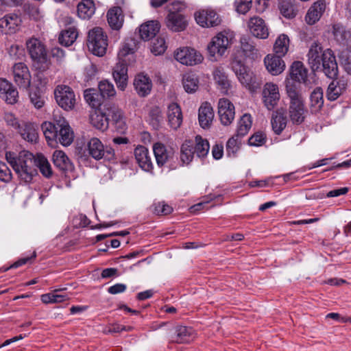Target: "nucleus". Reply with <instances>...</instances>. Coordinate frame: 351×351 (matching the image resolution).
I'll return each mask as SVG.
<instances>
[{"label":"nucleus","mask_w":351,"mask_h":351,"mask_svg":"<svg viewBox=\"0 0 351 351\" xmlns=\"http://www.w3.org/2000/svg\"><path fill=\"white\" fill-rule=\"evenodd\" d=\"M90 122L96 129L104 131L108 128L109 118L106 113L95 110L90 115Z\"/></svg>","instance_id":"obj_35"},{"label":"nucleus","mask_w":351,"mask_h":351,"mask_svg":"<svg viewBox=\"0 0 351 351\" xmlns=\"http://www.w3.org/2000/svg\"><path fill=\"white\" fill-rule=\"evenodd\" d=\"M29 97L31 104L36 109H40L44 106L45 104V96L44 91L40 88L35 89L32 88L29 91Z\"/></svg>","instance_id":"obj_48"},{"label":"nucleus","mask_w":351,"mask_h":351,"mask_svg":"<svg viewBox=\"0 0 351 351\" xmlns=\"http://www.w3.org/2000/svg\"><path fill=\"white\" fill-rule=\"evenodd\" d=\"M6 160L12 166L19 178L24 183H29L33 177L36 174L35 166L40 171L46 178L52 175L51 165L47 159L42 154L36 156L28 151L23 150L17 156L11 152L5 154Z\"/></svg>","instance_id":"obj_1"},{"label":"nucleus","mask_w":351,"mask_h":351,"mask_svg":"<svg viewBox=\"0 0 351 351\" xmlns=\"http://www.w3.org/2000/svg\"><path fill=\"white\" fill-rule=\"evenodd\" d=\"M154 213L158 215H166L170 214L172 208L163 202H159L154 204Z\"/></svg>","instance_id":"obj_60"},{"label":"nucleus","mask_w":351,"mask_h":351,"mask_svg":"<svg viewBox=\"0 0 351 351\" xmlns=\"http://www.w3.org/2000/svg\"><path fill=\"white\" fill-rule=\"evenodd\" d=\"M230 40L228 33L223 32L217 34L208 45V51L210 56L213 57L214 60H217L216 55L222 56L230 46Z\"/></svg>","instance_id":"obj_9"},{"label":"nucleus","mask_w":351,"mask_h":351,"mask_svg":"<svg viewBox=\"0 0 351 351\" xmlns=\"http://www.w3.org/2000/svg\"><path fill=\"white\" fill-rule=\"evenodd\" d=\"M193 143L191 141H186L181 146L180 160L182 165L189 164L194 156Z\"/></svg>","instance_id":"obj_46"},{"label":"nucleus","mask_w":351,"mask_h":351,"mask_svg":"<svg viewBox=\"0 0 351 351\" xmlns=\"http://www.w3.org/2000/svg\"><path fill=\"white\" fill-rule=\"evenodd\" d=\"M109 123L111 122L116 125L120 132L125 129V123L123 117V113L121 110L113 108L109 110L108 114Z\"/></svg>","instance_id":"obj_41"},{"label":"nucleus","mask_w":351,"mask_h":351,"mask_svg":"<svg viewBox=\"0 0 351 351\" xmlns=\"http://www.w3.org/2000/svg\"><path fill=\"white\" fill-rule=\"evenodd\" d=\"M22 138L31 143L36 142L38 138V126L32 123L21 122L17 130Z\"/></svg>","instance_id":"obj_32"},{"label":"nucleus","mask_w":351,"mask_h":351,"mask_svg":"<svg viewBox=\"0 0 351 351\" xmlns=\"http://www.w3.org/2000/svg\"><path fill=\"white\" fill-rule=\"evenodd\" d=\"M213 78L218 85V88L223 94H228V91L231 88L230 81L228 80L223 69L222 67H217L213 71Z\"/></svg>","instance_id":"obj_33"},{"label":"nucleus","mask_w":351,"mask_h":351,"mask_svg":"<svg viewBox=\"0 0 351 351\" xmlns=\"http://www.w3.org/2000/svg\"><path fill=\"white\" fill-rule=\"evenodd\" d=\"M194 16L197 23L202 27H215L221 22L219 15L212 8L201 9Z\"/></svg>","instance_id":"obj_10"},{"label":"nucleus","mask_w":351,"mask_h":351,"mask_svg":"<svg viewBox=\"0 0 351 351\" xmlns=\"http://www.w3.org/2000/svg\"><path fill=\"white\" fill-rule=\"evenodd\" d=\"M58 104L65 110H72L76 102L75 95L72 88L66 85H59L54 91Z\"/></svg>","instance_id":"obj_8"},{"label":"nucleus","mask_w":351,"mask_h":351,"mask_svg":"<svg viewBox=\"0 0 351 351\" xmlns=\"http://www.w3.org/2000/svg\"><path fill=\"white\" fill-rule=\"evenodd\" d=\"M287 93L289 99V117L293 124L300 125L304 121L308 113L304 98L294 86H287Z\"/></svg>","instance_id":"obj_4"},{"label":"nucleus","mask_w":351,"mask_h":351,"mask_svg":"<svg viewBox=\"0 0 351 351\" xmlns=\"http://www.w3.org/2000/svg\"><path fill=\"white\" fill-rule=\"evenodd\" d=\"M308 71L302 62H294L290 69L291 77L298 82L306 84Z\"/></svg>","instance_id":"obj_36"},{"label":"nucleus","mask_w":351,"mask_h":351,"mask_svg":"<svg viewBox=\"0 0 351 351\" xmlns=\"http://www.w3.org/2000/svg\"><path fill=\"white\" fill-rule=\"evenodd\" d=\"M167 119L169 126L177 130L182 123V114L180 107L176 103H171L167 108Z\"/></svg>","instance_id":"obj_26"},{"label":"nucleus","mask_w":351,"mask_h":351,"mask_svg":"<svg viewBox=\"0 0 351 351\" xmlns=\"http://www.w3.org/2000/svg\"><path fill=\"white\" fill-rule=\"evenodd\" d=\"M13 78L20 88L28 89L31 84L32 76L28 66L23 62L15 63L12 68Z\"/></svg>","instance_id":"obj_11"},{"label":"nucleus","mask_w":351,"mask_h":351,"mask_svg":"<svg viewBox=\"0 0 351 351\" xmlns=\"http://www.w3.org/2000/svg\"><path fill=\"white\" fill-rule=\"evenodd\" d=\"M240 137H237V135L230 138L226 143V155L229 158H235L237 154L240 149L241 141Z\"/></svg>","instance_id":"obj_50"},{"label":"nucleus","mask_w":351,"mask_h":351,"mask_svg":"<svg viewBox=\"0 0 351 351\" xmlns=\"http://www.w3.org/2000/svg\"><path fill=\"white\" fill-rule=\"evenodd\" d=\"M174 57L181 64L190 66L199 64L203 60V57L199 53L194 49L189 47L178 49L175 51Z\"/></svg>","instance_id":"obj_13"},{"label":"nucleus","mask_w":351,"mask_h":351,"mask_svg":"<svg viewBox=\"0 0 351 351\" xmlns=\"http://www.w3.org/2000/svg\"><path fill=\"white\" fill-rule=\"evenodd\" d=\"M84 99L93 108H97L101 104V96L94 89H86L84 93Z\"/></svg>","instance_id":"obj_52"},{"label":"nucleus","mask_w":351,"mask_h":351,"mask_svg":"<svg viewBox=\"0 0 351 351\" xmlns=\"http://www.w3.org/2000/svg\"><path fill=\"white\" fill-rule=\"evenodd\" d=\"M280 13L286 18L292 19L295 16L297 10L290 0H282L279 5Z\"/></svg>","instance_id":"obj_53"},{"label":"nucleus","mask_w":351,"mask_h":351,"mask_svg":"<svg viewBox=\"0 0 351 351\" xmlns=\"http://www.w3.org/2000/svg\"><path fill=\"white\" fill-rule=\"evenodd\" d=\"M98 88L103 98L113 97L116 94L114 85L108 80L101 81Z\"/></svg>","instance_id":"obj_55"},{"label":"nucleus","mask_w":351,"mask_h":351,"mask_svg":"<svg viewBox=\"0 0 351 351\" xmlns=\"http://www.w3.org/2000/svg\"><path fill=\"white\" fill-rule=\"evenodd\" d=\"M149 117L150 123H152L154 127H158L163 119L162 111L160 108L157 106H155L150 110Z\"/></svg>","instance_id":"obj_57"},{"label":"nucleus","mask_w":351,"mask_h":351,"mask_svg":"<svg viewBox=\"0 0 351 351\" xmlns=\"http://www.w3.org/2000/svg\"><path fill=\"white\" fill-rule=\"evenodd\" d=\"M271 123L274 132L276 134H280L287 125V119L283 114L278 113L273 114Z\"/></svg>","instance_id":"obj_51"},{"label":"nucleus","mask_w":351,"mask_h":351,"mask_svg":"<svg viewBox=\"0 0 351 351\" xmlns=\"http://www.w3.org/2000/svg\"><path fill=\"white\" fill-rule=\"evenodd\" d=\"M138 49L137 42L132 38L124 40L121 45L117 57L118 61L133 64L136 61L135 53Z\"/></svg>","instance_id":"obj_12"},{"label":"nucleus","mask_w":351,"mask_h":351,"mask_svg":"<svg viewBox=\"0 0 351 351\" xmlns=\"http://www.w3.org/2000/svg\"><path fill=\"white\" fill-rule=\"evenodd\" d=\"M308 62L313 71H322L330 79L338 75V66L335 56L330 49L323 50L322 45L314 42L308 52Z\"/></svg>","instance_id":"obj_2"},{"label":"nucleus","mask_w":351,"mask_h":351,"mask_svg":"<svg viewBox=\"0 0 351 351\" xmlns=\"http://www.w3.org/2000/svg\"><path fill=\"white\" fill-rule=\"evenodd\" d=\"M311 106L316 110L320 109L324 104L323 90L320 87H317L310 96Z\"/></svg>","instance_id":"obj_54"},{"label":"nucleus","mask_w":351,"mask_h":351,"mask_svg":"<svg viewBox=\"0 0 351 351\" xmlns=\"http://www.w3.org/2000/svg\"><path fill=\"white\" fill-rule=\"evenodd\" d=\"M131 64L118 61L113 69L112 75L117 86L121 90H124L128 85V66Z\"/></svg>","instance_id":"obj_21"},{"label":"nucleus","mask_w":351,"mask_h":351,"mask_svg":"<svg viewBox=\"0 0 351 351\" xmlns=\"http://www.w3.org/2000/svg\"><path fill=\"white\" fill-rule=\"evenodd\" d=\"M12 180V173L6 164L0 161V180L9 182Z\"/></svg>","instance_id":"obj_62"},{"label":"nucleus","mask_w":351,"mask_h":351,"mask_svg":"<svg viewBox=\"0 0 351 351\" xmlns=\"http://www.w3.org/2000/svg\"><path fill=\"white\" fill-rule=\"evenodd\" d=\"M134 156L137 163L143 170L149 173L152 172L154 165L147 147L143 145L137 146L134 149Z\"/></svg>","instance_id":"obj_22"},{"label":"nucleus","mask_w":351,"mask_h":351,"mask_svg":"<svg viewBox=\"0 0 351 351\" xmlns=\"http://www.w3.org/2000/svg\"><path fill=\"white\" fill-rule=\"evenodd\" d=\"M183 87L186 92L195 93L199 86V80L197 75L192 73H186L182 78Z\"/></svg>","instance_id":"obj_45"},{"label":"nucleus","mask_w":351,"mask_h":351,"mask_svg":"<svg viewBox=\"0 0 351 351\" xmlns=\"http://www.w3.org/2000/svg\"><path fill=\"white\" fill-rule=\"evenodd\" d=\"M340 61L344 70L351 75V53L348 51H343L340 56Z\"/></svg>","instance_id":"obj_61"},{"label":"nucleus","mask_w":351,"mask_h":351,"mask_svg":"<svg viewBox=\"0 0 351 351\" xmlns=\"http://www.w3.org/2000/svg\"><path fill=\"white\" fill-rule=\"evenodd\" d=\"M252 117L250 114H243L238 122L237 133V137L242 138L245 136L250 131L252 127Z\"/></svg>","instance_id":"obj_47"},{"label":"nucleus","mask_w":351,"mask_h":351,"mask_svg":"<svg viewBox=\"0 0 351 351\" xmlns=\"http://www.w3.org/2000/svg\"><path fill=\"white\" fill-rule=\"evenodd\" d=\"M43 134L50 144L59 142L63 146H69L73 141L74 134L64 117L54 114L53 122L45 121L42 125Z\"/></svg>","instance_id":"obj_3"},{"label":"nucleus","mask_w":351,"mask_h":351,"mask_svg":"<svg viewBox=\"0 0 351 351\" xmlns=\"http://www.w3.org/2000/svg\"><path fill=\"white\" fill-rule=\"evenodd\" d=\"M87 46L90 51L97 56L106 54L108 47V36L101 27H94L88 34Z\"/></svg>","instance_id":"obj_6"},{"label":"nucleus","mask_w":351,"mask_h":351,"mask_svg":"<svg viewBox=\"0 0 351 351\" xmlns=\"http://www.w3.org/2000/svg\"><path fill=\"white\" fill-rule=\"evenodd\" d=\"M153 152L158 167H162L167 163L173 161L175 158L174 152L167 149L166 146L161 143H156L153 145Z\"/></svg>","instance_id":"obj_18"},{"label":"nucleus","mask_w":351,"mask_h":351,"mask_svg":"<svg viewBox=\"0 0 351 351\" xmlns=\"http://www.w3.org/2000/svg\"><path fill=\"white\" fill-rule=\"evenodd\" d=\"M4 120L8 125L12 127L16 130L20 128L21 124L18 119L12 113H6L4 116Z\"/></svg>","instance_id":"obj_64"},{"label":"nucleus","mask_w":351,"mask_h":351,"mask_svg":"<svg viewBox=\"0 0 351 351\" xmlns=\"http://www.w3.org/2000/svg\"><path fill=\"white\" fill-rule=\"evenodd\" d=\"M21 23V19L18 14L10 13L0 19V28L5 34H12L19 30Z\"/></svg>","instance_id":"obj_20"},{"label":"nucleus","mask_w":351,"mask_h":351,"mask_svg":"<svg viewBox=\"0 0 351 351\" xmlns=\"http://www.w3.org/2000/svg\"><path fill=\"white\" fill-rule=\"evenodd\" d=\"M238 68L234 66L233 69L239 82L254 92L259 87V83L256 82L253 73L248 71L247 68L242 64H238Z\"/></svg>","instance_id":"obj_16"},{"label":"nucleus","mask_w":351,"mask_h":351,"mask_svg":"<svg viewBox=\"0 0 351 351\" xmlns=\"http://www.w3.org/2000/svg\"><path fill=\"white\" fill-rule=\"evenodd\" d=\"M160 28V25L158 21H149L141 25L140 36L143 40H149L156 35Z\"/></svg>","instance_id":"obj_34"},{"label":"nucleus","mask_w":351,"mask_h":351,"mask_svg":"<svg viewBox=\"0 0 351 351\" xmlns=\"http://www.w3.org/2000/svg\"><path fill=\"white\" fill-rule=\"evenodd\" d=\"M25 46L32 60L39 69H49L51 62L45 45L40 39L32 37L26 40Z\"/></svg>","instance_id":"obj_5"},{"label":"nucleus","mask_w":351,"mask_h":351,"mask_svg":"<svg viewBox=\"0 0 351 351\" xmlns=\"http://www.w3.org/2000/svg\"><path fill=\"white\" fill-rule=\"evenodd\" d=\"M250 33L260 39H266L269 36V29L265 21L259 16L251 17L247 22Z\"/></svg>","instance_id":"obj_17"},{"label":"nucleus","mask_w":351,"mask_h":351,"mask_svg":"<svg viewBox=\"0 0 351 351\" xmlns=\"http://www.w3.org/2000/svg\"><path fill=\"white\" fill-rule=\"evenodd\" d=\"M55 289L53 293L43 294L40 297L41 301L45 304L60 303L69 299L66 294H59L58 292L64 290Z\"/></svg>","instance_id":"obj_43"},{"label":"nucleus","mask_w":351,"mask_h":351,"mask_svg":"<svg viewBox=\"0 0 351 351\" xmlns=\"http://www.w3.org/2000/svg\"><path fill=\"white\" fill-rule=\"evenodd\" d=\"M134 86L138 95L141 97L148 95L152 88V83L149 77L143 73L136 76Z\"/></svg>","instance_id":"obj_27"},{"label":"nucleus","mask_w":351,"mask_h":351,"mask_svg":"<svg viewBox=\"0 0 351 351\" xmlns=\"http://www.w3.org/2000/svg\"><path fill=\"white\" fill-rule=\"evenodd\" d=\"M0 97L9 104H14L19 99L17 89L5 78H0Z\"/></svg>","instance_id":"obj_19"},{"label":"nucleus","mask_w":351,"mask_h":351,"mask_svg":"<svg viewBox=\"0 0 351 351\" xmlns=\"http://www.w3.org/2000/svg\"><path fill=\"white\" fill-rule=\"evenodd\" d=\"M53 162L62 172L72 171L73 166L66 154L61 150H56L53 154Z\"/></svg>","instance_id":"obj_31"},{"label":"nucleus","mask_w":351,"mask_h":351,"mask_svg":"<svg viewBox=\"0 0 351 351\" xmlns=\"http://www.w3.org/2000/svg\"><path fill=\"white\" fill-rule=\"evenodd\" d=\"M86 151L88 155L96 160L101 159L110 160L114 157V149L110 147L105 146L102 142L96 137H93L88 141Z\"/></svg>","instance_id":"obj_7"},{"label":"nucleus","mask_w":351,"mask_h":351,"mask_svg":"<svg viewBox=\"0 0 351 351\" xmlns=\"http://www.w3.org/2000/svg\"><path fill=\"white\" fill-rule=\"evenodd\" d=\"M107 20L112 29H120L123 24L124 16L120 7H114L107 12Z\"/></svg>","instance_id":"obj_30"},{"label":"nucleus","mask_w":351,"mask_h":351,"mask_svg":"<svg viewBox=\"0 0 351 351\" xmlns=\"http://www.w3.org/2000/svg\"><path fill=\"white\" fill-rule=\"evenodd\" d=\"M281 56L278 55H267L264 59L267 70L273 75L280 74L285 69V64Z\"/></svg>","instance_id":"obj_25"},{"label":"nucleus","mask_w":351,"mask_h":351,"mask_svg":"<svg viewBox=\"0 0 351 351\" xmlns=\"http://www.w3.org/2000/svg\"><path fill=\"white\" fill-rule=\"evenodd\" d=\"M347 83L343 80H333L327 89V97L330 101L336 100L346 89Z\"/></svg>","instance_id":"obj_39"},{"label":"nucleus","mask_w":351,"mask_h":351,"mask_svg":"<svg viewBox=\"0 0 351 351\" xmlns=\"http://www.w3.org/2000/svg\"><path fill=\"white\" fill-rule=\"evenodd\" d=\"M95 6L94 2L92 0H82L77 5V15L80 19L83 20L90 19L95 14Z\"/></svg>","instance_id":"obj_38"},{"label":"nucleus","mask_w":351,"mask_h":351,"mask_svg":"<svg viewBox=\"0 0 351 351\" xmlns=\"http://www.w3.org/2000/svg\"><path fill=\"white\" fill-rule=\"evenodd\" d=\"M214 111L210 104L206 101L202 104L198 110V121L200 127L209 129L214 119Z\"/></svg>","instance_id":"obj_23"},{"label":"nucleus","mask_w":351,"mask_h":351,"mask_svg":"<svg viewBox=\"0 0 351 351\" xmlns=\"http://www.w3.org/2000/svg\"><path fill=\"white\" fill-rule=\"evenodd\" d=\"M218 114L223 125H229L234 119V106L226 98H222L218 102Z\"/></svg>","instance_id":"obj_15"},{"label":"nucleus","mask_w":351,"mask_h":351,"mask_svg":"<svg viewBox=\"0 0 351 351\" xmlns=\"http://www.w3.org/2000/svg\"><path fill=\"white\" fill-rule=\"evenodd\" d=\"M289 43V39L287 35H280L276 39L274 46L275 54L281 57L284 56L288 51Z\"/></svg>","instance_id":"obj_49"},{"label":"nucleus","mask_w":351,"mask_h":351,"mask_svg":"<svg viewBox=\"0 0 351 351\" xmlns=\"http://www.w3.org/2000/svg\"><path fill=\"white\" fill-rule=\"evenodd\" d=\"M210 145L206 139L203 138L201 136L197 135L193 143L194 154L198 158H204L208 154Z\"/></svg>","instance_id":"obj_40"},{"label":"nucleus","mask_w":351,"mask_h":351,"mask_svg":"<svg viewBox=\"0 0 351 351\" xmlns=\"http://www.w3.org/2000/svg\"><path fill=\"white\" fill-rule=\"evenodd\" d=\"M263 103L269 110H273L280 99L278 86L271 82L266 83L263 90Z\"/></svg>","instance_id":"obj_14"},{"label":"nucleus","mask_w":351,"mask_h":351,"mask_svg":"<svg viewBox=\"0 0 351 351\" xmlns=\"http://www.w3.org/2000/svg\"><path fill=\"white\" fill-rule=\"evenodd\" d=\"M236 11L241 14H245L252 8V0H234Z\"/></svg>","instance_id":"obj_58"},{"label":"nucleus","mask_w":351,"mask_h":351,"mask_svg":"<svg viewBox=\"0 0 351 351\" xmlns=\"http://www.w3.org/2000/svg\"><path fill=\"white\" fill-rule=\"evenodd\" d=\"M78 32L75 27H69L62 31L59 36V42L62 45L71 46L76 40Z\"/></svg>","instance_id":"obj_42"},{"label":"nucleus","mask_w":351,"mask_h":351,"mask_svg":"<svg viewBox=\"0 0 351 351\" xmlns=\"http://www.w3.org/2000/svg\"><path fill=\"white\" fill-rule=\"evenodd\" d=\"M326 9V4L322 1H318L312 5L308 9L305 21L308 25H313L317 22Z\"/></svg>","instance_id":"obj_29"},{"label":"nucleus","mask_w":351,"mask_h":351,"mask_svg":"<svg viewBox=\"0 0 351 351\" xmlns=\"http://www.w3.org/2000/svg\"><path fill=\"white\" fill-rule=\"evenodd\" d=\"M334 38L339 43H343L350 36V32L347 31L346 28L340 23L333 24L329 29Z\"/></svg>","instance_id":"obj_44"},{"label":"nucleus","mask_w":351,"mask_h":351,"mask_svg":"<svg viewBox=\"0 0 351 351\" xmlns=\"http://www.w3.org/2000/svg\"><path fill=\"white\" fill-rule=\"evenodd\" d=\"M196 334L191 327L178 326L175 328L171 341L177 343H190L195 338Z\"/></svg>","instance_id":"obj_24"},{"label":"nucleus","mask_w":351,"mask_h":351,"mask_svg":"<svg viewBox=\"0 0 351 351\" xmlns=\"http://www.w3.org/2000/svg\"><path fill=\"white\" fill-rule=\"evenodd\" d=\"M8 53L13 60H23L25 57V49L22 46L18 45H12L8 49Z\"/></svg>","instance_id":"obj_59"},{"label":"nucleus","mask_w":351,"mask_h":351,"mask_svg":"<svg viewBox=\"0 0 351 351\" xmlns=\"http://www.w3.org/2000/svg\"><path fill=\"white\" fill-rule=\"evenodd\" d=\"M167 27L173 32H181L187 25L185 17L180 13H169L166 18Z\"/></svg>","instance_id":"obj_28"},{"label":"nucleus","mask_w":351,"mask_h":351,"mask_svg":"<svg viewBox=\"0 0 351 351\" xmlns=\"http://www.w3.org/2000/svg\"><path fill=\"white\" fill-rule=\"evenodd\" d=\"M265 135L262 132H257L248 139V143L251 146H261L265 142Z\"/></svg>","instance_id":"obj_63"},{"label":"nucleus","mask_w":351,"mask_h":351,"mask_svg":"<svg viewBox=\"0 0 351 351\" xmlns=\"http://www.w3.org/2000/svg\"><path fill=\"white\" fill-rule=\"evenodd\" d=\"M240 43L241 49L247 57L255 60L261 56L255 43L250 37L242 36Z\"/></svg>","instance_id":"obj_37"},{"label":"nucleus","mask_w":351,"mask_h":351,"mask_svg":"<svg viewBox=\"0 0 351 351\" xmlns=\"http://www.w3.org/2000/svg\"><path fill=\"white\" fill-rule=\"evenodd\" d=\"M167 49L165 40L164 38L158 37L156 38L152 45L151 51L156 56L163 53Z\"/></svg>","instance_id":"obj_56"}]
</instances>
